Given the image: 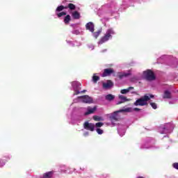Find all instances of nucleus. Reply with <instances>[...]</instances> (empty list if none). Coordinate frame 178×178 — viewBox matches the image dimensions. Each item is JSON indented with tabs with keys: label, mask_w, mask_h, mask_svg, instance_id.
Here are the masks:
<instances>
[{
	"label": "nucleus",
	"mask_w": 178,
	"mask_h": 178,
	"mask_svg": "<svg viewBox=\"0 0 178 178\" xmlns=\"http://www.w3.org/2000/svg\"><path fill=\"white\" fill-rule=\"evenodd\" d=\"M122 112H130V108L121 109L111 113L109 117L111 122H112V123H113V122H119V120L122 119V115L119 113Z\"/></svg>",
	"instance_id": "obj_1"
},
{
	"label": "nucleus",
	"mask_w": 178,
	"mask_h": 178,
	"mask_svg": "<svg viewBox=\"0 0 178 178\" xmlns=\"http://www.w3.org/2000/svg\"><path fill=\"white\" fill-rule=\"evenodd\" d=\"M148 101H149V96L145 95L143 97L138 99L135 102V106H147L148 105Z\"/></svg>",
	"instance_id": "obj_2"
},
{
	"label": "nucleus",
	"mask_w": 178,
	"mask_h": 178,
	"mask_svg": "<svg viewBox=\"0 0 178 178\" xmlns=\"http://www.w3.org/2000/svg\"><path fill=\"white\" fill-rule=\"evenodd\" d=\"M115 35V31H113L112 29H108L104 35L102 37L99 41V44H104V42H106L109 38H112V35Z\"/></svg>",
	"instance_id": "obj_3"
},
{
	"label": "nucleus",
	"mask_w": 178,
	"mask_h": 178,
	"mask_svg": "<svg viewBox=\"0 0 178 178\" xmlns=\"http://www.w3.org/2000/svg\"><path fill=\"white\" fill-rule=\"evenodd\" d=\"M143 77L145 79V80H147V81H152L156 79L155 74L151 70H147L146 71H144Z\"/></svg>",
	"instance_id": "obj_4"
},
{
	"label": "nucleus",
	"mask_w": 178,
	"mask_h": 178,
	"mask_svg": "<svg viewBox=\"0 0 178 178\" xmlns=\"http://www.w3.org/2000/svg\"><path fill=\"white\" fill-rule=\"evenodd\" d=\"M72 87L74 90V95H79L80 94V90L81 88V84L77 81L72 82Z\"/></svg>",
	"instance_id": "obj_5"
},
{
	"label": "nucleus",
	"mask_w": 178,
	"mask_h": 178,
	"mask_svg": "<svg viewBox=\"0 0 178 178\" xmlns=\"http://www.w3.org/2000/svg\"><path fill=\"white\" fill-rule=\"evenodd\" d=\"M83 127L86 129V130H90V131H94V130H95V124L88 122H86L83 124Z\"/></svg>",
	"instance_id": "obj_6"
},
{
	"label": "nucleus",
	"mask_w": 178,
	"mask_h": 178,
	"mask_svg": "<svg viewBox=\"0 0 178 178\" xmlns=\"http://www.w3.org/2000/svg\"><path fill=\"white\" fill-rule=\"evenodd\" d=\"M112 73H115V71H113V69L112 68L104 69V72L102 74V77H106L108 76H111Z\"/></svg>",
	"instance_id": "obj_7"
},
{
	"label": "nucleus",
	"mask_w": 178,
	"mask_h": 178,
	"mask_svg": "<svg viewBox=\"0 0 178 178\" xmlns=\"http://www.w3.org/2000/svg\"><path fill=\"white\" fill-rule=\"evenodd\" d=\"M82 99L83 102L85 104H91L92 102V98L90 97L88 95H84L79 97Z\"/></svg>",
	"instance_id": "obj_8"
},
{
	"label": "nucleus",
	"mask_w": 178,
	"mask_h": 178,
	"mask_svg": "<svg viewBox=\"0 0 178 178\" xmlns=\"http://www.w3.org/2000/svg\"><path fill=\"white\" fill-rule=\"evenodd\" d=\"M112 87H113V82L111 80H108L106 83H103V88L108 89Z\"/></svg>",
	"instance_id": "obj_9"
},
{
	"label": "nucleus",
	"mask_w": 178,
	"mask_h": 178,
	"mask_svg": "<svg viewBox=\"0 0 178 178\" xmlns=\"http://www.w3.org/2000/svg\"><path fill=\"white\" fill-rule=\"evenodd\" d=\"M163 98V99H170L172 98V93L169 90H165Z\"/></svg>",
	"instance_id": "obj_10"
},
{
	"label": "nucleus",
	"mask_w": 178,
	"mask_h": 178,
	"mask_svg": "<svg viewBox=\"0 0 178 178\" xmlns=\"http://www.w3.org/2000/svg\"><path fill=\"white\" fill-rule=\"evenodd\" d=\"M97 111V107L94 106L93 108H88V111L85 113V116H87L88 115H91V113H94L95 111Z\"/></svg>",
	"instance_id": "obj_11"
},
{
	"label": "nucleus",
	"mask_w": 178,
	"mask_h": 178,
	"mask_svg": "<svg viewBox=\"0 0 178 178\" xmlns=\"http://www.w3.org/2000/svg\"><path fill=\"white\" fill-rule=\"evenodd\" d=\"M86 30H90L91 33H94V24L92 22H88L86 25Z\"/></svg>",
	"instance_id": "obj_12"
},
{
	"label": "nucleus",
	"mask_w": 178,
	"mask_h": 178,
	"mask_svg": "<svg viewBox=\"0 0 178 178\" xmlns=\"http://www.w3.org/2000/svg\"><path fill=\"white\" fill-rule=\"evenodd\" d=\"M130 76V73H124V72H118V77L122 80V79L124 77H129Z\"/></svg>",
	"instance_id": "obj_13"
},
{
	"label": "nucleus",
	"mask_w": 178,
	"mask_h": 178,
	"mask_svg": "<svg viewBox=\"0 0 178 178\" xmlns=\"http://www.w3.org/2000/svg\"><path fill=\"white\" fill-rule=\"evenodd\" d=\"M72 16L73 19H74L75 20H79V19H80V17H81V16L80 15V13H79L78 11L72 12Z\"/></svg>",
	"instance_id": "obj_14"
},
{
	"label": "nucleus",
	"mask_w": 178,
	"mask_h": 178,
	"mask_svg": "<svg viewBox=\"0 0 178 178\" xmlns=\"http://www.w3.org/2000/svg\"><path fill=\"white\" fill-rule=\"evenodd\" d=\"M130 90H134V87L130 86L127 89H122L121 90L120 92L121 94H127V92H130Z\"/></svg>",
	"instance_id": "obj_15"
},
{
	"label": "nucleus",
	"mask_w": 178,
	"mask_h": 178,
	"mask_svg": "<svg viewBox=\"0 0 178 178\" xmlns=\"http://www.w3.org/2000/svg\"><path fill=\"white\" fill-rule=\"evenodd\" d=\"M105 99L106 101H113V99H115V95H112V94H108L107 95L105 96Z\"/></svg>",
	"instance_id": "obj_16"
},
{
	"label": "nucleus",
	"mask_w": 178,
	"mask_h": 178,
	"mask_svg": "<svg viewBox=\"0 0 178 178\" xmlns=\"http://www.w3.org/2000/svg\"><path fill=\"white\" fill-rule=\"evenodd\" d=\"M70 20H72V18L70 17V16L69 15H66L64 17V23H65V24H69V23H70Z\"/></svg>",
	"instance_id": "obj_17"
},
{
	"label": "nucleus",
	"mask_w": 178,
	"mask_h": 178,
	"mask_svg": "<svg viewBox=\"0 0 178 178\" xmlns=\"http://www.w3.org/2000/svg\"><path fill=\"white\" fill-rule=\"evenodd\" d=\"M63 9H67V6H59L58 7H57L56 12H62Z\"/></svg>",
	"instance_id": "obj_18"
},
{
	"label": "nucleus",
	"mask_w": 178,
	"mask_h": 178,
	"mask_svg": "<svg viewBox=\"0 0 178 178\" xmlns=\"http://www.w3.org/2000/svg\"><path fill=\"white\" fill-rule=\"evenodd\" d=\"M119 99H120L121 101H123L124 102H127V101H129V99H127V97H124V95H119L118 96Z\"/></svg>",
	"instance_id": "obj_19"
},
{
	"label": "nucleus",
	"mask_w": 178,
	"mask_h": 178,
	"mask_svg": "<svg viewBox=\"0 0 178 178\" xmlns=\"http://www.w3.org/2000/svg\"><path fill=\"white\" fill-rule=\"evenodd\" d=\"M92 81L95 83H97L98 81H99V76L95 75V74H94L93 76H92Z\"/></svg>",
	"instance_id": "obj_20"
},
{
	"label": "nucleus",
	"mask_w": 178,
	"mask_h": 178,
	"mask_svg": "<svg viewBox=\"0 0 178 178\" xmlns=\"http://www.w3.org/2000/svg\"><path fill=\"white\" fill-rule=\"evenodd\" d=\"M67 8H69L70 10H76V6L72 3H69Z\"/></svg>",
	"instance_id": "obj_21"
},
{
	"label": "nucleus",
	"mask_w": 178,
	"mask_h": 178,
	"mask_svg": "<svg viewBox=\"0 0 178 178\" xmlns=\"http://www.w3.org/2000/svg\"><path fill=\"white\" fill-rule=\"evenodd\" d=\"M93 120H95V122H101L103 120L102 117H99L98 115H94Z\"/></svg>",
	"instance_id": "obj_22"
},
{
	"label": "nucleus",
	"mask_w": 178,
	"mask_h": 178,
	"mask_svg": "<svg viewBox=\"0 0 178 178\" xmlns=\"http://www.w3.org/2000/svg\"><path fill=\"white\" fill-rule=\"evenodd\" d=\"M101 31H102L101 30H99L97 32H95L93 33L95 38H98V37H99V34H101Z\"/></svg>",
	"instance_id": "obj_23"
},
{
	"label": "nucleus",
	"mask_w": 178,
	"mask_h": 178,
	"mask_svg": "<svg viewBox=\"0 0 178 178\" xmlns=\"http://www.w3.org/2000/svg\"><path fill=\"white\" fill-rule=\"evenodd\" d=\"M58 17H62V16H66V12H61L56 14Z\"/></svg>",
	"instance_id": "obj_24"
},
{
	"label": "nucleus",
	"mask_w": 178,
	"mask_h": 178,
	"mask_svg": "<svg viewBox=\"0 0 178 178\" xmlns=\"http://www.w3.org/2000/svg\"><path fill=\"white\" fill-rule=\"evenodd\" d=\"M150 105L153 109H156V108H158L156 103L152 102L150 103Z\"/></svg>",
	"instance_id": "obj_25"
},
{
	"label": "nucleus",
	"mask_w": 178,
	"mask_h": 178,
	"mask_svg": "<svg viewBox=\"0 0 178 178\" xmlns=\"http://www.w3.org/2000/svg\"><path fill=\"white\" fill-rule=\"evenodd\" d=\"M96 131H97V133H98L99 134H104V130H102V129H99V128H97V129H96Z\"/></svg>",
	"instance_id": "obj_26"
},
{
	"label": "nucleus",
	"mask_w": 178,
	"mask_h": 178,
	"mask_svg": "<svg viewBox=\"0 0 178 178\" xmlns=\"http://www.w3.org/2000/svg\"><path fill=\"white\" fill-rule=\"evenodd\" d=\"M96 127H102V126H104V123L103 122H97L95 124Z\"/></svg>",
	"instance_id": "obj_27"
},
{
	"label": "nucleus",
	"mask_w": 178,
	"mask_h": 178,
	"mask_svg": "<svg viewBox=\"0 0 178 178\" xmlns=\"http://www.w3.org/2000/svg\"><path fill=\"white\" fill-rule=\"evenodd\" d=\"M5 166V161L0 160V168Z\"/></svg>",
	"instance_id": "obj_28"
},
{
	"label": "nucleus",
	"mask_w": 178,
	"mask_h": 178,
	"mask_svg": "<svg viewBox=\"0 0 178 178\" xmlns=\"http://www.w3.org/2000/svg\"><path fill=\"white\" fill-rule=\"evenodd\" d=\"M172 166H173V168H175V169L178 170V163H173Z\"/></svg>",
	"instance_id": "obj_29"
},
{
	"label": "nucleus",
	"mask_w": 178,
	"mask_h": 178,
	"mask_svg": "<svg viewBox=\"0 0 178 178\" xmlns=\"http://www.w3.org/2000/svg\"><path fill=\"white\" fill-rule=\"evenodd\" d=\"M124 102H123V101H120V102H118V103H117V105H120V104H124Z\"/></svg>",
	"instance_id": "obj_30"
},
{
	"label": "nucleus",
	"mask_w": 178,
	"mask_h": 178,
	"mask_svg": "<svg viewBox=\"0 0 178 178\" xmlns=\"http://www.w3.org/2000/svg\"><path fill=\"white\" fill-rule=\"evenodd\" d=\"M134 110L136 112H138V111H140V108H134Z\"/></svg>",
	"instance_id": "obj_31"
},
{
	"label": "nucleus",
	"mask_w": 178,
	"mask_h": 178,
	"mask_svg": "<svg viewBox=\"0 0 178 178\" xmlns=\"http://www.w3.org/2000/svg\"><path fill=\"white\" fill-rule=\"evenodd\" d=\"M149 99H151V98H154V95H149Z\"/></svg>",
	"instance_id": "obj_32"
},
{
	"label": "nucleus",
	"mask_w": 178,
	"mask_h": 178,
	"mask_svg": "<svg viewBox=\"0 0 178 178\" xmlns=\"http://www.w3.org/2000/svg\"><path fill=\"white\" fill-rule=\"evenodd\" d=\"M86 90H82L81 92H82V93H83V92H86Z\"/></svg>",
	"instance_id": "obj_33"
}]
</instances>
